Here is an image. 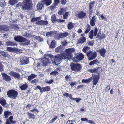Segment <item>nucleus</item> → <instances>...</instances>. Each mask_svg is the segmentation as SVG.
<instances>
[{
    "instance_id": "nucleus-11",
    "label": "nucleus",
    "mask_w": 124,
    "mask_h": 124,
    "mask_svg": "<svg viewBox=\"0 0 124 124\" xmlns=\"http://www.w3.org/2000/svg\"><path fill=\"white\" fill-rule=\"evenodd\" d=\"M36 87L39 90L41 94L42 93L44 92L49 91L50 89V87L48 86L43 87H41L38 85Z\"/></svg>"
},
{
    "instance_id": "nucleus-26",
    "label": "nucleus",
    "mask_w": 124,
    "mask_h": 124,
    "mask_svg": "<svg viewBox=\"0 0 124 124\" xmlns=\"http://www.w3.org/2000/svg\"><path fill=\"white\" fill-rule=\"evenodd\" d=\"M11 115L12 113L10 112L6 111L4 112V115L5 118H7L8 116Z\"/></svg>"
},
{
    "instance_id": "nucleus-61",
    "label": "nucleus",
    "mask_w": 124,
    "mask_h": 124,
    "mask_svg": "<svg viewBox=\"0 0 124 124\" xmlns=\"http://www.w3.org/2000/svg\"><path fill=\"white\" fill-rule=\"evenodd\" d=\"M38 82V80L36 79H35L31 81V83L32 84H34L35 83H37Z\"/></svg>"
},
{
    "instance_id": "nucleus-32",
    "label": "nucleus",
    "mask_w": 124,
    "mask_h": 124,
    "mask_svg": "<svg viewBox=\"0 0 124 124\" xmlns=\"http://www.w3.org/2000/svg\"><path fill=\"white\" fill-rule=\"evenodd\" d=\"M28 85L27 83L23 84L20 86V88L22 90H24L26 89L28 87Z\"/></svg>"
},
{
    "instance_id": "nucleus-60",
    "label": "nucleus",
    "mask_w": 124,
    "mask_h": 124,
    "mask_svg": "<svg viewBox=\"0 0 124 124\" xmlns=\"http://www.w3.org/2000/svg\"><path fill=\"white\" fill-rule=\"evenodd\" d=\"M53 82V80L52 79L50 80H47L46 81V83L47 84H52Z\"/></svg>"
},
{
    "instance_id": "nucleus-63",
    "label": "nucleus",
    "mask_w": 124,
    "mask_h": 124,
    "mask_svg": "<svg viewBox=\"0 0 124 124\" xmlns=\"http://www.w3.org/2000/svg\"><path fill=\"white\" fill-rule=\"evenodd\" d=\"M71 77L69 75H67L65 77L66 80L67 81H69L70 80L71 78Z\"/></svg>"
},
{
    "instance_id": "nucleus-43",
    "label": "nucleus",
    "mask_w": 124,
    "mask_h": 124,
    "mask_svg": "<svg viewBox=\"0 0 124 124\" xmlns=\"http://www.w3.org/2000/svg\"><path fill=\"white\" fill-rule=\"evenodd\" d=\"M23 36L26 38H31L32 37V35L28 33L27 32H25L23 34Z\"/></svg>"
},
{
    "instance_id": "nucleus-30",
    "label": "nucleus",
    "mask_w": 124,
    "mask_h": 124,
    "mask_svg": "<svg viewBox=\"0 0 124 124\" xmlns=\"http://www.w3.org/2000/svg\"><path fill=\"white\" fill-rule=\"evenodd\" d=\"M27 115L28 116V118L29 119H34L35 117V116L34 114L29 112H28Z\"/></svg>"
},
{
    "instance_id": "nucleus-57",
    "label": "nucleus",
    "mask_w": 124,
    "mask_h": 124,
    "mask_svg": "<svg viewBox=\"0 0 124 124\" xmlns=\"http://www.w3.org/2000/svg\"><path fill=\"white\" fill-rule=\"evenodd\" d=\"M98 31V29L96 27H95L94 30V36H96L97 35V33Z\"/></svg>"
},
{
    "instance_id": "nucleus-48",
    "label": "nucleus",
    "mask_w": 124,
    "mask_h": 124,
    "mask_svg": "<svg viewBox=\"0 0 124 124\" xmlns=\"http://www.w3.org/2000/svg\"><path fill=\"white\" fill-rule=\"evenodd\" d=\"M89 48L88 46L84 47L83 48L82 50L84 53H86V52L89 50Z\"/></svg>"
},
{
    "instance_id": "nucleus-13",
    "label": "nucleus",
    "mask_w": 124,
    "mask_h": 124,
    "mask_svg": "<svg viewBox=\"0 0 124 124\" xmlns=\"http://www.w3.org/2000/svg\"><path fill=\"white\" fill-rule=\"evenodd\" d=\"M10 27L9 26L5 25H0V31L3 32L4 31H8L10 29Z\"/></svg>"
},
{
    "instance_id": "nucleus-22",
    "label": "nucleus",
    "mask_w": 124,
    "mask_h": 124,
    "mask_svg": "<svg viewBox=\"0 0 124 124\" xmlns=\"http://www.w3.org/2000/svg\"><path fill=\"white\" fill-rule=\"evenodd\" d=\"M10 74L13 77H15L17 78H20V75L19 74L13 72L12 71L10 72Z\"/></svg>"
},
{
    "instance_id": "nucleus-35",
    "label": "nucleus",
    "mask_w": 124,
    "mask_h": 124,
    "mask_svg": "<svg viewBox=\"0 0 124 124\" xmlns=\"http://www.w3.org/2000/svg\"><path fill=\"white\" fill-rule=\"evenodd\" d=\"M62 46H60L57 47L55 49V51L57 52H62Z\"/></svg>"
},
{
    "instance_id": "nucleus-1",
    "label": "nucleus",
    "mask_w": 124,
    "mask_h": 124,
    "mask_svg": "<svg viewBox=\"0 0 124 124\" xmlns=\"http://www.w3.org/2000/svg\"><path fill=\"white\" fill-rule=\"evenodd\" d=\"M31 3V0H24L22 3H19L16 5V7H22L24 10L31 9L33 6Z\"/></svg>"
},
{
    "instance_id": "nucleus-6",
    "label": "nucleus",
    "mask_w": 124,
    "mask_h": 124,
    "mask_svg": "<svg viewBox=\"0 0 124 124\" xmlns=\"http://www.w3.org/2000/svg\"><path fill=\"white\" fill-rule=\"evenodd\" d=\"M84 55L82 53H80L76 56L73 58L72 60L73 62H77L80 60H83L84 58Z\"/></svg>"
},
{
    "instance_id": "nucleus-55",
    "label": "nucleus",
    "mask_w": 124,
    "mask_h": 124,
    "mask_svg": "<svg viewBox=\"0 0 124 124\" xmlns=\"http://www.w3.org/2000/svg\"><path fill=\"white\" fill-rule=\"evenodd\" d=\"M30 111L31 112L34 113H35L36 112H39V111L38 110V109L35 108L32 110H30Z\"/></svg>"
},
{
    "instance_id": "nucleus-54",
    "label": "nucleus",
    "mask_w": 124,
    "mask_h": 124,
    "mask_svg": "<svg viewBox=\"0 0 124 124\" xmlns=\"http://www.w3.org/2000/svg\"><path fill=\"white\" fill-rule=\"evenodd\" d=\"M25 39H26V40H25L24 41H23V42H24V44L25 45H30V42L29 41L27 40L25 38Z\"/></svg>"
},
{
    "instance_id": "nucleus-24",
    "label": "nucleus",
    "mask_w": 124,
    "mask_h": 124,
    "mask_svg": "<svg viewBox=\"0 0 124 124\" xmlns=\"http://www.w3.org/2000/svg\"><path fill=\"white\" fill-rule=\"evenodd\" d=\"M95 3L94 1H93L92 2H91L89 3V11L90 12V13H91V12H92L93 11L92 8L94 6V4Z\"/></svg>"
},
{
    "instance_id": "nucleus-62",
    "label": "nucleus",
    "mask_w": 124,
    "mask_h": 124,
    "mask_svg": "<svg viewBox=\"0 0 124 124\" xmlns=\"http://www.w3.org/2000/svg\"><path fill=\"white\" fill-rule=\"evenodd\" d=\"M68 43L66 41H64L62 43V44L63 46H66L67 45Z\"/></svg>"
},
{
    "instance_id": "nucleus-28",
    "label": "nucleus",
    "mask_w": 124,
    "mask_h": 124,
    "mask_svg": "<svg viewBox=\"0 0 124 124\" xmlns=\"http://www.w3.org/2000/svg\"><path fill=\"white\" fill-rule=\"evenodd\" d=\"M0 103L4 106L6 104V101L2 97L0 99Z\"/></svg>"
},
{
    "instance_id": "nucleus-17",
    "label": "nucleus",
    "mask_w": 124,
    "mask_h": 124,
    "mask_svg": "<svg viewBox=\"0 0 124 124\" xmlns=\"http://www.w3.org/2000/svg\"><path fill=\"white\" fill-rule=\"evenodd\" d=\"M86 16L85 13L81 11L77 15V17L80 19H83Z\"/></svg>"
},
{
    "instance_id": "nucleus-23",
    "label": "nucleus",
    "mask_w": 124,
    "mask_h": 124,
    "mask_svg": "<svg viewBox=\"0 0 124 124\" xmlns=\"http://www.w3.org/2000/svg\"><path fill=\"white\" fill-rule=\"evenodd\" d=\"M1 51L2 52L0 53L1 54L0 55V56H2L3 57L7 58H9L10 57L9 55L7 53L2 51Z\"/></svg>"
},
{
    "instance_id": "nucleus-40",
    "label": "nucleus",
    "mask_w": 124,
    "mask_h": 124,
    "mask_svg": "<svg viewBox=\"0 0 124 124\" xmlns=\"http://www.w3.org/2000/svg\"><path fill=\"white\" fill-rule=\"evenodd\" d=\"M94 36V32L92 30L90 31L89 34V37L91 39H93Z\"/></svg>"
},
{
    "instance_id": "nucleus-19",
    "label": "nucleus",
    "mask_w": 124,
    "mask_h": 124,
    "mask_svg": "<svg viewBox=\"0 0 124 124\" xmlns=\"http://www.w3.org/2000/svg\"><path fill=\"white\" fill-rule=\"evenodd\" d=\"M98 51L102 56L103 57H105L106 50L104 48H101Z\"/></svg>"
},
{
    "instance_id": "nucleus-18",
    "label": "nucleus",
    "mask_w": 124,
    "mask_h": 124,
    "mask_svg": "<svg viewBox=\"0 0 124 124\" xmlns=\"http://www.w3.org/2000/svg\"><path fill=\"white\" fill-rule=\"evenodd\" d=\"M99 79V76L98 75H95L94 76L93 81V85H96L98 82Z\"/></svg>"
},
{
    "instance_id": "nucleus-47",
    "label": "nucleus",
    "mask_w": 124,
    "mask_h": 124,
    "mask_svg": "<svg viewBox=\"0 0 124 124\" xmlns=\"http://www.w3.org/2000/svg\"><path fill=\"white\" fill-rule=\"evenodd\" d=\"M13 118V116H11L9 117V119L10 120V123H11L12 124H15L16 122L15 121H13L12 120V119Z\"/></svg>"
},
{
    "instance_id": "nucleus-39",
    "label": "nucleus",
    "mask_w": 124,
    "mask_h": 124,
    "mask_svg": "<svg viewBox=\"0 0 124 124\" xmlns=\"http://www.w3.org/2000/svg\"><path fill=\"white\" fill-rule=\"evenodd\" d=\"M56 43L55 41L54 40H53L51 42V45L50 46V48H54L55 47V44Z\"/></svg>"
},
{
    "instance_id": "nucleus-42",
    "label": "nucleus",
    "mask_w": 124,
    "mask_h": 124,
    "mask_svg": "<svg viewBox=\"0 0 124 124\" xmlns=\"http://www.w3.org/2000/svg\"><path fill=\"white\" fill-rule=\"evenodd\" d=\"M87 28L85 29V33H88L90 29V26L89 25L87 24L86 26Z\"/></svg>"
},
{
    "instance_id": "nucleus-25",
    "label": "nucleus",
    "mask_w": 124,
    "mask_h": 124,
    "mask_svg": "<svg viewBox=\"0 0 124 124\" xmlns=\"http://www.w3.org/2000/svg\"><path fill=\"white\" fill-rule=\"evenodd\" d=\"M96 21V19L95 17V16H93L92 18L90 20V24L92 26H93L95 25V22Z\"/></svg>"
},
{
    "instance_id": "nucleus-59",
    "label": "nucleus",
    "mask_w": 124,
    "mask_h": 124,
    "mask_svg": "<svg viewBox=\"0 0 124 124\" xmlns=\"http://www.w3.org/2000/svg\"><path fill=\"white\" fill-rule=\"evenodd\" d=\"M3 66L2 64L0 62V71H2L3 70Z\"/></svg>"
},
{
    "instance_id": "nucleus-12",
    "label": "nucleus",
    "mask_w": 124,
    "mask_h": 124,
    "mask_svg": "<svg viewBox=\"0 0 124 124\" xmlns=\"http://www.w3.org/2000/svg\"><path fill=\"white\" fill-rule=\"evenodd\" d=\"M14 40L16 41L23 42L25 41L26 39L25 38L20 36H17L15 37L14 38Z\"/></svg>"
},
{
    "instance_id": "nucleus-31",
    "label": "nucleus",
    "mask_w": 124,
    "mask_h": 124,
    "mask_svg": "<svg viewBox=\"0 0 124 124\" xmlns=\"http://www.w3.org/2000/svg\"><path fill=\"white\" fill-rule=\"evenodd\" d=\"M6 45L8 46H13L16 45V43L11 41H8L6 43Z\"/></svg>"
},
{
    "instance_id": "nucleus-5",
    "label": "nucleus",
    "mask_w": 124,
    "mask_h": 124,
    "mask_svg": "<svg viewBox=\"0 0 124 124\" xmlns=\"http://www.w3.org/2000/svg\"><path fill=\"white\" fill-rule=\"evenodd\" d=\"M86 55L88 57V60L89 61H91L95 58L97 54L96 52L89 51L86 53Z\"/></svg>"
},
{
    "instance_id": "nucleus-27",
    "label": "nucleus",
    "mask_w": 124,
    "mask_h": 124,
    "mask_svg": "<svg viewBox=\"0 0 124 124\" xmlns=\"http://www.w3.org/2000/svg\"><path fill=\"white\" fill-rule=\"evenodd\" d=\"M99 63L98 61L96 59H95L92 61L89 64L90 66L94 65V64H97Z\"/></svg>"
},
{
    "instance_id": "nucleus-29",
    "label": "nucleus",
    "mask_w": 124,
    "mask_h": 124,
    "mask_svg": "<svg viewBox=\"0 0 124 124\" xmlns=\"http://www.w3.org/2000/svg\"><path fill=\"white\" fill-rule=\"evenodd\" d=\"M44 2V4H45L47 6L50 5L52 3V0H44L43 1Z\"/></svg>"
},
{
    "instance_id": "nucleus-37",
    "label": "nucleus",
    "mask_w": 124,
    "mask_h": 124,
    "mask_svg": "<svg viewBox=\"0 0 124 124\" xmlns=\"http://www.w3.org/2000/svg\"><path fill=\"white\" fill-rule=\"evenodd\" d=\"M92 79V78H90L86 80L83 79L82 82L88 84L91 81Z\"/></svg>"
},
{
    "instance_id": "nucleus-21",
    "label": "nucleus",
    "mask_w": 124,
    "mask_h": 124,
    "mask_svg": "<svg viewBox=\"0 0 124 124\" xmlns=\"http://www.w3.org/2000/svg\"><path fill=\"white\" fill-rule=\"evenodd\" d=\"M56 33L57 32H56L50 31L46 33V36L48 37L54 36L55 38V35L57 34Z\"/></svg>"
},
{
    "instance_id": "nucleus-53",
    "label": "nucleus",
    "mask_w": 124,
    "mask_h": 124,
    "mask_svg": "<svg viewBox=\"0 0 124 124\" xmlns=\"http://www.w3.org/2000/svg\"><path fill=\"white\" fill-rule=\"evenodd\" d=\"M12 28L16 30H17L19 29V26L17 25H13L12 26Z\"/></svg>"
},
{
    "instance_id": "nucleus-51",
    "label": "nucleus",
    "mask_w": 124,
    "mask_h": 124,
    "mask_svg": "<svg viewBox=\"0 0 124 124\" xmlns=\"http://www.w3.org/2000/svg\"><path fill=\"white\" fill-rule=\"evenodd\" d=\"M69 14V12H66L65 14L63 15V18L65 19H67L68 17Z\"/></svg>"
},
{
    "instance_id": "nucleus-10",
    "label": "nucleus",
    "mask_w": 124,
    "mask_h": 124,
    "mask_svg": "<svg viewBox=\"0 0 124 124\" xmlns=\"http://www.w3.org/2000/svg\"><path fill=\"white\" fill-rule=\"evenodd\" d=\"M29 62V59L27 57H24L21 58L20 59V64L21 65L27 64Z\"/></svg>"
},
{
    "instance_id": "nucleus-14",
    "label": "nucleus",
    "mask_w": 124,
    "mask_h": 124,
    "mask_svg": "<svg viewBox=\"0 0 124 124\" xmlns=\"http://www.w3.org/2000/svg\"><path fill=\"white\" fill-rule=\"evenodd\" d=\"M3 79L5 81H8L11 80V78L10 76L3 73H1Z\"/></svg>"
},
{
    "instance_id": "nucleus-3",
    "label": "nucleus",
    "mask_w": 124,
    "mask_h": 124,
    "mask_svg": "<svg viewBox=\"0 0 124 124\" xmlns=\"http://www.w3.org/2000/svg\"><path fill=\"white\" fill-rule=\"evenodd\" d=\"M62 54L60 55H58L55 56L54 61H53L54 59V57L53 56L51 55L50 58L52 61V63L54 64L58 65L60 64V62L62 59H63L62 58Z\"/></svg>"
},
{
    "instance_id": "nucleus-64",
    "label": "nucleus",
    "mask_w": 124,
    "mask_h": 124,
    "mask_svg": "<svg viewBox=\"0 0 124 124\" xmlns=\"http://www.w3.org/2000/svg\"><path fill=\"white\" fill-rule=\"evenodd\" d=\"M60 2L59 0H54V4L56 6Z\"/></svg>"
},
{
    "instance_id": "nucleus-16",
    "label": "nucleus",
    "mask_w": 124,
    "mask_h": 124,
    "mask_svg": "<svg viewBox=\"0 0 124 124\" xmlns=\"http://www.w3.org/2000/svg\"><path fill=\"white\" fill-rule=\"evenodd\" d=\"M48 22L47 21H39L36 22V24L38 25H45L47 24Z\"/></svg>"
},
{
    "instance_id": "nucleus-4",
    "label": "nucleus",
    "mask_w": 124,
    "mask_h": 124,
    "mask_svg": "<svg viewBox=\"0 0 124 124\" xmlns=\"http://www.w3.org/2000/svg\"><path fill=\"white\" fill-rule=\"evenodd\" d=\"M7 94L9 97L15 99L17 96L18 92L14 90H11L7 92Z\"/></svg>"
},
{
    "instance_id": "nucleus-2",
    "label": "nucleus",
    "mask_w": 124,
    "mask_h": 124,
    "mask_svg": "<svg viewBox=\"0 0 124 124\" xmlns=\"http://www.w3.org/2000/svg\"><path fill=\"white\" fill-rule=\"evenodd\" d=\"M75 51L73 48H69L66 49L62 54V58L63 59L69 60L71 57V54Z\"/></svg>"
},
{
    "instance_id": "nucleus-33",
    "label": "nucleus",
    "mask_w": 124,
    "mask_h": 124,
    "mask_svg": "<svg viewBox=\"0 0 124 124\" xmlns=\"http://www.w3.org/2000/svg\"><path fill=\"white\" fill-rule=\"evenodd\" d=\"M65 11V8H62L58 12V14L59 15H62L63 13Z\"/></svg>"
},
{
    "instance_id": "nucleus-15",
    "label": "nucleus",
    "mask_w": 124,
    "mask_h": 124,
    "mask_svg": "<svg viewBox=\"0 0 124 124\" xmlns=\"http://www.w3.org/2000/svg\"><path fill=\"white\" fill-rule=\"evenodd\" d=\"M44 5V2L43 1L39 2L37 5V10L39 11L41 10L43 8Z\"/></svg>"
},
{
    "instance_id": "nucleus-58",
    "label": "nucleus",
    "mask_w": 124,
    "mask_h": 124,
    "mask_svg": "<svg viewBox=\"0 0 124 124\" xmlns=\"http://www.w3.org/2000/svg\"><path fill=\"white\" fill-rule=\"evenodd\" d=\"M90 70L92 73H95L97 72V69H92Z\"/></svg>"
},
{
    "instance_id": "nucleus-20",
    "label": "nucleus",
    "mask_w": 124,
    "mask_h": 124,
    "mask_svg": "<svg viewBox=\"0 0 124 124\" xmlns=\"http://www.w3.org/2000/svg\"><path fill=\"white\" fill-rule=\"evenodd\" d=\"M86 38L85 37H80L78 41V44H82L86 41Z\"/></svg>"
},
{
    "instance_id": "nucleus-46",
    "label": "nucleus",
    "mask_w": 124,
    "mask_h": 124,
    "mask_svg": "<svg viewBox=\"0 0 124 124\" xmlns=\"http://www.w3.org/2000/svg\"><path fill=\"white\" fill-rule=\"evenodd\" d=\"M99 37H100L99 38L100 39H103L105 38V34H103L101 36H100L99 35V34L97 35V38H99Z\"/></svg>"
},
{
    "instance_id": "nucleus-38",
    "label": "nucleus",
    "mask_w": 124,
    "mask_h": 124,
    "mask_svg": "<svg viewBox=\"0 0 124 124\" xmlns=\"http://www.w3.org/2000/svg\"><path fill=\"white\" fill-rule=\"evenodd\" d=\"M6 0H0V5L1 7H4L6 5V3L5 2Z\"/></svg>"
},
{
    "instance_id": "nucleus-41",
    "label": "nucleus",
    "mask_w": 124,
    "mask_h": 124,
    "mask_svg": "<svg viewBox=\"0 0 124 124\" xmlns=\"http://www.w3.org/2000/svg\"><path fill=\"white\" fill-rule=\"evenodd\" d=\"M18 0H9V3L11 5H14L18 1Z\"/></svg>"
},
{
    "instance_id": "nucleus-8",
    "label": "nucleus",
    "mask_w": 124,
    "mask_h": 124,
    "mask_svg": "<svg viewBox=\"0 0 124 124\" xmlns=\"http://www.w3.org/2000/svg\"><path fill=\"white\" fill-rule=\"evenodd\" d=\"M51 55L49 54L41 60V61L43 66H46L48 63H50V62H49V60L48 57L50 56L51 57Z\"/></svg>"
},
{
    "instance_id": "nucleus-7",
    "label": "nucleus",
    "mask_w": 124,
    "mask_h": 124,
    "mask_svg": "<svg viewBox=\"0 0 124 124\" xmlns=\"http://www.w3.org/2000/svg\"><path fill=\"white\" fill-rule=\"evenodd\" d=\"M71 69L73 71H78L80 70L81 69L80 65L78 63L71 64Z\"/></svg>"
},
{
    "instance_id": "nucleus-44",
    "label": "nucleus",
    "mask_w": 124,
    "mask_h": 124,
    "mask_svg": "<svg viewBox=\"0 0 124 124\" xmlns=\"http://www.w3.org/2000/svg\"><path fill=\"white\" fill-rule=\"evenodd\" d=\"M40 17H37V18H33L31 20V22H34L35 21H36V22L40 20Z\"/></svg>"
},
{
    "instance_id": "nucleus-36",
    "label": "nucleus",
    "mask_w": 124,
    "mask_h": 124,
    "mask_svg": "<svg viewBox=\"0 0 124 124\" xmlns=\"http://www.w3.org/2000/svg\"><path fill=\"white\" fill-rule=\"evenodd\" d=\"M57 19H56L55 15L53 14L52 15L51 17V20L53 23H54L56 21H57Z\"/></svg>"
},
{
    "instance_id": "nucleus-52",
    "label": "nucleus",
    "mask_w": 124,
    "mask_h": 124,
    "mask_svg": "<svg viewBox=\"0 0 124 124\" xmlns=\"http://www.w3.org/2000/svg\"><path fill=\"white\" fill-rule=\"evenodd\" d=\"M58 117L55 116V117L54 118L52 119L50 121V124H53L57 118Z\"/></svg>"
},
{
    "instance_id": "nucleus-56",
    "label": "nucleus",
    "mask_w": 124,
    "mask_h": 124,
    "mask_svg": "<svg viewBox=\"0 0 124 124\" xmlns=\"http://www.w3.org/2000/svg\"><path fill=\"white\" fill-rule=\"evenodd\" d=\"M56 6L54 4L53 5L50 6V9L51 10H53Z\"/></svg>"
},
{
    "instance_id": "nucleus-50",
    "label": "nucleus",
    "mask_w": 124,
    "mask_h": 124,
    "mask_svg": "<svg viewBox=\"0 0 124 124\" xmlns=\"http://www.w3.org/2000/svg\"><path fill=\"white\" fill-rule=\"evenodd\" d=\"M75 121L74 120H68L66 124H73Z\"/></svg>"
},
{
    "instance_id": "nucleus-45",
    "label": "nucleus",
    "mask_w": 124,
    "mask_h": 124,
    "mask_svg": "<svg viewBox=\"0 0 124 124\" xmlns=\"http://www.w3.org/2000/svg\"><path fill=\"white\" fill-rule=\"evenodd\" d=\"M67 27L69 29L71 30L73 27V25L72 23L70 22L68 23Z\"/></svg>"
},
{
    "instance_id": "nucleus-49",
    "label": "nucleus",
    "mask_w": 124,
    "mask_h": 124,
    "mask_svg": "<svg viewBox=\"0 0 124 124\" xmlns=\"http://www.w3.org/2000/svg\"><path fill=\"white\" fill-rule=\"evenodd\" d=\"M7 50L10 52H13L14 51V48L11 47H7Z\"/></svg>"
},
{
    "instance_id": "nucleus-9",
    "label": "nucleus",
    "mask_w": 124,
    "mask_h": 124,
    "mask_svg": "<svg viewBox=\"0 0 124 124\" xmlns=\"http://www.w3.org/2000/svg\"><path fill=\"white\" fill-rule=\"evenodd\" d=\"M69 34V33L67 32H65L61 33H58L55 35V38L57 40H59L60 38H64L67 37Z\"/></svg>"
},
{
    "instance_id": "nucleus-34",
    "label": "nucleus",
    "mask_w": 124,
    "mask_h": 124,
    "mask_svg": "<svg viewBox=\"0 0 124 124\" xmlns=\"http://www.w3.org/2000/svg\"><path fill=\"white\" fill-rule=\"evenodd\" d=\"M36 76V75L33 74H31L30 76H28V80L29 81H30L33 78H35Z\"/></svg>"
}]
</instances>
